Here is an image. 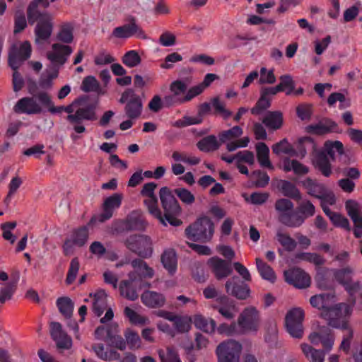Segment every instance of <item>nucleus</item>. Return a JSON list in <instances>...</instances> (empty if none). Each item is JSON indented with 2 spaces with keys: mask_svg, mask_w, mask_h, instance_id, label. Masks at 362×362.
Masks as SVG:
<instances>
[{
  "mask_svg": "<svg viewBox=\"0 0 362 362\" xmlns=\"http://www.w3.org/2000/svg\"><path fill=\"white\" fill-rule=\"evenodd\" d=\"M159 197L163 211V214L160 211L162 221H159L160 223L163 226H167V223L173 226H180L182 221L177 217L180 215L182 209L170 189L167 187H161Z\"/></svg>",
  "mask_w": 362,
  "mask_h": 362,
  "instance_id": "obj_1",
  "label": "nucleus"
},
{
  "mask_svg": "<svg viewBox=\"0 0 362 362\" xmlns=\"http://www.w3.org/2000/svg\"><path fill=\"white\" fill-rule=\"evenodd\" d=\"M192 81V77H186L171 82L169 86L170 94L164 97V105L166 107H171L189 102L195 98L193 87L187 90Z\"/></svg>",
  "mask_w": 362,
  "mask_h": 362,
  "instance_id": "obj_2",
  "label": "nucleus"
},
{
  "mask_svg": "<svg viewBox=\"0 0 362 362\" xmlns=\"http://www.w3.org/2000/svg\"><path fill=\"white\" fill-rule=\"evenodd\" d=\"M352 312L350 305L346 303L331 304L327 309L320 313V316L324 318L329 326L337 329H348L347 317Z\"/></svg>",
  "mask_w": 362,
  "mask_h": 362,
  "instance_id": "obj_3",
  "label": "nucleus"
},
{
  "mask_svg": "<svg viewBox=\"0 0 362 362\" xmlns=\"http://www.w3.org/2000/svg\"><path fill=\"white\" fill-rule=\"evenodd\" d=\"M214 223L208 217L197 219L185 229L187 238L193 241H209L214 234Z\"/></svg>",
  "mask_w": 362,
  "mask_h": 362,
  "instance_id": "obj_4",
  "label": "nucleus"
},
{
  "mask_svg": "<svg viewBox=\"0 0 362 362\" xmlns=\"http://www.w3.org/2000/svg\"><path fill=\"white\" fill-rule=\"evenodd\" d=\"M124 245L128 250L142 258H148L153 254V241L146 235H131L124 240Z\"/></svg>",
  "mask_w": 362,
  "mask_h": 362,
  "instance_id": "obj_5",
  "label": "nucleus"
},
{
  "mask_svg": "<svg viewBox=\"0 0 362 362\" xmlns=\"http://www.w3.org/2000/svg\"><path fill=\"white\" fill-rule=\"evenodd\" d=\"M243 346L235 339H226L219 343L216 349L217 362H238L241 356Z\"/></svg>",
  "mask_w": 362,
  "mask_h": 362,
  "instance_id": "obj_6",
  "label": "nucleus"
},
{
  "mask_svg": "<svg viewBox=\"0 0 362 362\" xmlns=\"http://www.w3.org/2000/svg\"><path fill=\"white\" fill-rule=\"evenodd\" d=\"M275 209L278 213L279 220L284 225L290 228H298L301 226L302 219L293 212L294 205L287 199H279L275 203Z\"/></svg>",
  "mask_w": 362,
  "mask_h": 362,
  "instance_id": "obj_7",
  "label": "nucleus"
},
{
  "mask_svg": "<svg viewBox=\"0 0 362 362\" xmlns=\"http://www.w3.org/2000/svg\"><path fill=\"white\" fill-rule=\"evenodd\" d=\"M42 94H48L47 92H39L33 96L23 97L18 100L13 107V111L18 114L39 115L43 112L44 109L47 110V106L41 100Z\"/></svg>",
  "mask_w": 362,
  "mask_h": 362,
  "instance_id": "obj_8",
  "label": "nucleus"
},
{
  "mask_svg": "<svg viewBox=\"0 0 362 362\" xmlns=\"http://www.w3.org/2000/svg\"><path fill=\"white\" fill-rule=\"evenodd\" d=\"M119 101L122 104H125L124 112L129 119H136L141 115L142 100L133 89L128 88L124 91Z\"/></svg>",
  "mask_w": 362,
  "mask_h": 362,
  "instance_id": "obj_9",
  "label": "nucleus"
},
{
  "mask_svg": "<svg viewBox=\"0 0 362 362\" xmlns=\"http://www.w3.org/2000/svg\"><path fill=\"white\" fill-rule=\"evenodd\" d=\"M304 318L305 313L301 308H293L287 312L285 316V326L286 331L292 337L296 339L303 337Z\"/></svg>",
  "mask_w": 362,
  "mask_h": 362,
  "instance_id": "obj_10",
  "label": "nucleus"
},
{
  "mask_svg": "<svg viewBox=\"0 0 362 362\" xmlns=\"http://www.w3.org/2000/svg\"><path fill=\"white\" fill-rule=\"evenodd\" d=\"M95 106L88 105L78 106L76 112L73 115H68L66 119L73 125L74 131L77 133H83L86 128L81 124L83 120L94 121L97 119Z\"/></svg>",
  "mask_w": 362,
  "mask_h": 362,
  "instance_id": "obj_11",
  "label": "nucleus"
},
{
  "mask_svg": "<svg viewBox=\"0 0 362 362\" xmlns=\"http://www.w3.org/2000/svg\"><path fill=\"white\" fill-rule=\"evenodd\" d=\"M31 54V45L29 42L15 43L11 45L8 54V63L13 70L18 69Z\"/></svg>",
  "mask_w": 362,
  "mask_h": 362,
  "instance_id": "obj_12",
  "label": "nucleus"
},
{
  "mask_svg": "<svg viewBox=\"0 0 362 362\" xmlns=\"http://www.w3.org/2000/svg\"><path fill=\"white\" fill-rule=\"evenodd\" d=\"M238 324L245 332H255L259 325V313L254 306H248L240 314Z\"/></svg>",
  "mask_w": 362,
  "mask_h": 362,
  "instance_id": "obj_13",
  "label": "nucleus"
},
{
  "mask_svg": "<svg viewBox=\"0 0 362 362\" xmlns=\"http://www.w3.org/2000/svg\"><path fill=\"white\" fill-rule=\"evenodd\" d=\"M89 297L93 298V311L98 316H100L105 310V314L103 317L100 319L101 323H105L110 321L113 317L114 313L112 310L107 308V294L103 290H99L95 293H90Z\"/></svg>",
  "mask_w": 362,
  "mask_h": 362,
  "instance_id": "obj_14",
  "label": "nucleus"
},
{
  "mask_svg": "<svg viewBox=\"0 0 362 362\" xmlns=\"http://www.w3.org/2000/svg\"><path fill=\"white\" fill-rule=\"evenodd\" d=\"M53 18L48 13H39L36 18L37 23L35 28L36 42L45 41L49 38L53 30Z\"/></svg>",
  "mask_w": 362,
  "mask_h": 362,
  "instance_id": "obj_15",
  "label": "nucleus"
},
{
  "mask_svg": "<svg viewBox=\"0 0 362 362\" xmlns=\"http://www.w3.org/2000/svg\"><path fill=\"white\" fill-rule=\"evenodd\" d=\"M134 35L142 39L146 38L145 33L137 25L134 18H132L128 23L115 28L112 33V37L117 39H127Z\"/></svg>",
  "mask_w": 362,
  "mask_h": 362,
  "instance_id": "obj_16",
  "label": "nucleus"
},
{
  "mask_svg": "<svg viewBox=\"0 0 362 362\" xmlns=\"http://www.w3.org/2000/svg\"><path fill=\"white\" fill-rule=\"evenodd\" d=\"M308 339L315 345L321 342L325 352L331 351L334 344V336L332 330L325 326L321 327L317 331L310 333Z\"/></svg>",
  "mask_w": 362,
  "mask_h": 362,
  "instance_id": "obj_17",
  "label": "nucleus"
},
{
  "mask_svg": "<svg viewBox=\"0 0 362 362\" xmlns=\"http://www.w3.org/2000/svg\"><path fill=\"white\" fill-rule=\"evenodd\" d=\"M226 291L228 294L239 300H245L250 297V289L249 286L240 282L237 276H234L226 281L225 284Z\"/></svg>",
  "mask_w": 362,
  "mask_h": 362,
  "instance_id": "obj_18",
  "label": "nucleus"
},
{
  "mask_svg": "<svg viewBox=\"0 0 362 362\" xmlns=\"http://www.w3.org/2000/svg\"><path fill=\"white\" fill-rule=\"evenodd\" d=\"M139 281L136 274L129 272L128 279L123 280L119 284V289L121 296L129 300H136L139 297V288L137 286Z\"/></svg>",
  "mask_w": 362,
  "mask_h": 362,
  "instance_id": "obj_19",
  "label": "nucleus"
},
{
  "mask_svg": "<svg viewBox=\"0 0 362 362\" xmlns=\"http://www.w3.org/2000/svg\"><path fill=\"white\" fill-rule=\"evenodd\" d=\"M285 280L298 288H305L310 285V277L303 270L293 268L284 272Z\"/></svg>",
  "mask_w": 362,
  "mask_h": 362,
  "instance_id": "obj_20",
  "label": "nucleus"
},
{
  "mask_svg": "<svg viewBox=\"0 0 362 362\" xmlns=\"http://www.w3.org/2000/svg\"><path fill=\"white\" fill-rule=\"evenodd\" d=\"M72 53V49L69 45L54 43L52 49L47 53V59L55 65H63Z\"/></svg>",
  "mask_w": 362,
  "mask_h": 362,
  "instance_id": "obj_21",
  "label": "nucleus"
},
{
  "mask_svg": "<svg viewBox=\"0 0 362 362\" xmlns=\"http://www.w3.org/2000/svg\"><path fill=\"white\" fill-rule=\"evenodd\" d=\"M50 334L59 349H69L72 346V340L63 330L59 322H52L50 324Z\"/></svg>",
  "mask_w": 362,
  "mask_h": 362,
  "instance_id": "obj_22",
  "label": "nucleus"
},
{
  "mask_svg": "<svg viewBox=\"0 0 362 362\" xmlns=\"http://www.w3.org/2000/svg\"><path fill=\"white\" fill-rule=\"evenodd\" d=\"M208 265L218 280L228 277L233 271L229 262L218 257L210 258L208 260Z\"/></svg>",
  "mask_w": 362,
  "mask_h": 362,
  "instance_id": "obj_23",
  "label": "nucleus"
},
{
  "mask_svg": "<svg viewBox=\"0 0 362 362\" xmlns=\"http://www.w3.org/2000/svg\"><path fill=\"white\" fill-rule=\"evenodd\" d=\"M41 100L47 106V110L52 115L61 114L66 112L68 115H73L78 108V103L74 102L67 106H55L49 94H42Z\"/></svg>",
  "mask_w": 362,
  "mask_h": 362,
  "instance_id": "obj_24",
  "label": "nucleus"
},
{
  "mask_svg": "<svg viewBox=\"0 0 362 362\" xmlns=\"http://www.w3.org/2000/svg\"><path fill=\"white\" fill-rule=\"evenodd\" d=\"M141 300L144 305L151 308H161L165 305V296L153 291H146L141 296Z\"/></svg>",
  "mask_w": 362,
  "mask_h": 362,
  "instance_id": "obj_25",
  "label": "nucleus"
},
{
  "mask_svg": "<svg viewBox=\"0 0 362 362\" xmlns=\"http://www.w3.org/2000/svg\"><path fill=\"white\" fill-rule=\"evenodd\" d=\"M337 124L329 119L325 118L315 124L306 127V132L317 135H323L334 131Z\"/></svg>",
  "mask_w": 362,
  "mask_h": 362,
  "instance_id": "obj_26",
  "label": "nucleus"
},
{
  "mask_svg": "<svg viewBox=\"0 0 362 362\" xmlns=\"http://www.w3.org/2000/svg\"><path fill=\"white\" fill-rule=\"evenodd\" d=\"M125 221L129 231L144 230L148 225L141 213L138 211H132L126 217Z\"/></svg>",
  "mask_w": 362,
  "mask_h": 362,
  "instance_id": "obj_27",
  "label": "nucleus"
},
{
  "mask_svg": "<svg viewBox=\"0 0 362 362\" xmlns=\"http://www.w3.org/2000/svg\"><path fill=\"white\" fill-rule=\"evenodd\" d=\"M141 196L144 198V204L147 209L149 214H151L153 217L158 219V221H162L160 216V209L158 207V198L155 194V192L145 194Z\"/></svg>",
  "mask_w": 362,
  "mask_h": 362,
  "instance_id": "obj_28",
  "label": "nucleus"
},
{
  "mask_svg": "<svg viewBox=\"0 0 362 362\" xmlns=\"http://www.w3.org/2000/svg\"><path fill=\"white\" fill-rule=\"evenodd\" d=\"M302 353L309 362H324L325 352L322 349H316L306 343L300 345Z\"/></svg>",
  "mask_w": 362,
  "mask_h": 362,
  "instance_id": "obj_29",
  "label": "nucleus"
},
{
  "mask_svg": "<svg viewBox=\"0 0 362 362\" xmlns=\"http://www.w3.org/2000/svg\"><path fill=\"white\" fill-rule=\"evenodd\" d=\"M313 163L325 177H329L332 174L331 165L325 152H316L313 159Z\"/></svg>",
  "mask_w": 362,
  "mask_h": 362,
  "instance_id": "obj_30",
  "label": "nucleus"
},
{
  "mask_svg": "<svg viewBox=\"0 0 362 362\" xmlns=\"http://www.w3.org/2000/svg\"><path fill=\"white\" fill-rule=\"evenodd\" d=\"M192 322L197 329L206 333L213 334L215 332L216 323L211 318H206L201 314H196L193 316Z\"/></svg>",
  "mask_w": 362,
  "mask_h": 362,
  "instance_id": "obj_31",
  "label": "nucleus"
},
{
  "mask_svg": "<svg viewBox=\"0 0 362 362\" xmlns=\"http://www.w3.org/2000/svg\"><path fill=\"white\" fill-rule=\"evenodd\" d=\"M131 265L134 269V273L144 279H151L154 276V270L141 259L136 258L131 262Z\"/></svg>",
  "mask_w": 362,
  "mask_h": 362,
  "instance_id": "obj_32",
  "label": "nucleus"
},
{
  "mask_svg": "<svg viewBox=\"0 0 362 362\" xmlns=\"http://www.w3.org/2000/svg\"><path fill=\"white\" fill-rule=\"evenodd\" d=\"M334 296L329 294H319L310 298V305L320 310L324 311L334 302Z\"/></svg>",
  "mask_w": 362,
  "mask_h": 362,
  "instance_id": "obj_33",
  "label": "nucleus"
},
{
  "mask_svg": "<svg viewBox=\"0 0 362 362\" xmlns=\"http://www.w3.org/2000/svg\"><path fill=\"white\" fill-rule=\"evenodd\" d=\"M257 158L262 167L273 170L274 167L269 160V149L263 142L256 144Z\"/></svg>",
  "mask_w": 362,
  "mask_h": 362,
  "instance_id": "obj_34",
  "label": "nucleus"
},
{
  "mask_svg": "<svg viewBox=\"0 0 362 362\" xmlns=\"http://www.w3.org/2000/svg\"><path fill=\"white\" fill-rule=\"evenodd\" d=\"M93 349L97 356L103 361H112L120 359V354L117 351L113 349L105 350L104 346L101 344L93 346Z\"/></svg>",
  "mask_w": 362,
  "mask_h": 362,
  "instance_id": "obj_35",
  "label": "nucleus"
},
{
  "mask_svg": "<svg viewBox=\"0 0 362 362\" xmlns=\"http://www.w3.org/2000/svg\"><path fill=\"white\" fill-rule=\"evenodd\" d=\"M117 326L116 325L111 327V329L107 331V336L105 341L110 345L115 346L120 350H124L126 348V343L123 338L117 334Z\"/></svg>",
  "mask_w": 362,
  "mask_h": 362,
  "instance_id": "obj_36",
  "label": "nucleus"
},
{
  "mask_svg": "<svg viewBox=\"0 0 362 362\" xmlns=\"http://www.w3.org/2000/svg\"><path fill=\"white\" fill-rule=\"evenodd\" d=\"M262 122L269 129H278L282 126V114L279 111L269 112L262 119Z\"/></svg>",
  "mask_w": 362,
  "mask_h": 362,
  "instance_id": "obj_37",
  "label": "nucleus"
},
{
  "mask_svg": "<svg viewBox=\"0 0 362 362\" xmlns=\"http://www.w3.org/2000/svg\"><path fill=\"white\" fill-rule=\"evenodd\" d=\"M161 262L165 269L170 274H173L177 269V257L174 250L165 251L161 256Z\"/></svg>",
  "mask_w": 362,
  "mask_h": 362,
  "instance_id": "obj_38",
  "label": "nucleus"
},
{
  "mask_svg": "<svg viewBox=\"0 0 362 362\" xmlns=\"http://www.w3.org/2000/svg\"><path fill=\"white\" fill-rule=\"evenodd\" d=\"M294 263H298L300 261H305L315 264L316 266H321L325 263V259L322 257L317 253L311 252H299L295 255L293 259Z\"/></svg>",
  "mask_w": 362,
  "mask_h": 362,
  "instance_id": "obj_39",
  "label": "nucleus"
},
{
  "mask_svg": "<svg viewBox=\"0 0 362 362\" xmlns=\"http://www.w3.org/2000/svg\"><path fill=\"white\" fill-rule=\"evenodd\" d=\"M283 170L285 172L293 171L296 175H305L309 171L307 166L296 160H291L289 158H286L284 160Z\"/></svg>",
  "mask_w": 362,
  "mask_h": 362,
  "instance_id": "obj_40",
  "label": "nucleus"
},
{
  "mask_svg": "<svg viewBox=\"0 0 362 362\" xmlns=\"http://www.w3.org/2000/svg\"><path fill=\"white\" fill-rule=\"evenodd\" d=\"M297 216L302 219L301 226L307 218L312 217L315 214V207L310 200L304 199L298 206Z\"/></svg>",
  "mask_w": 362,
  "mask_h": 362,
  "instance_id": "obj_41",
  "label": "nucleus"
},
{
  "mask_svg": "<svg viewBox=\"0 0 362 362\" xmlns=\"http://www.w3.org/2000/svg\"><path fill=\"white\" fill-rule=\"evenodd\" d=\"M255 262L257 270L262 279L274 282L276 274L273 269L259 257L256 258Z\"/></svg>",
  "mask_w": 362,
  "mask_h": 362,
  "instance_id": "obj_42",
  "label": "nucleus"
},
{
  "mask_svg": "<svg viewBox=\"0 0 362 362\" xmlns=\"http://www.w3.org/2000/svg\"><path fill=\"white\" fill-rule=\"evenodd\" d=\"M276 239L287 251H293L297 246L296 240L288 233L283 231L281 229H279L276 231Z\"/></svg>",
  "mask_w": 362,
  "mask_h": 362,
  "instance_id": "obj_43",
  "label": "nucleus"
},
{
  "mask_svg": "<svg viewBox=\"0 0 362 362\" xmlns=\"http://www.w3.org/2000/svg\"><path fill=\"white\" fill-rule=\"evenodd\" d=\"M279 189L283 194L286 197H291L293 199L300 200L302 198L301 194L298 189L291 182L281 180L279 182Z\"/></svg>",
  "mask_w": 362,
  "mask_h": 362,
  "instance_id": "obj_44",
  "label": "nucleus"
},
{
  "mask_svg": "<svg viewBox=\"0 0 362 362\" xmlns=\"http://www.w3.org/2000/svg\"><path fill=\"white\" fill-rule=\"evenodd\" d=\"M302 186L306 189L307 193L313 197H317L325 186L310 177H306L301 182Z\"/></svg>",
  "mask_w": 362,
  "mask_h": 362,
  "instance_id": "obj_45",
  "label": "nucleus"
},
{
  "mask_svg": "<svg viewBox=\"0 0 362 362\" xmlns=\"http://www.w3.org/2000/svg\"><path fill=\"white\" fill-rule=\"evenodd\" d=\"M57 305L59 312L67 319L73 315L74 305L69 297H61L57 300Z\"/></svg>",
  "mask_w": 362,
  "mask_h": 362,
  "instance_id": "obj_46",
  "label": "nucleus"
},
{
  "mask_svg": "<svg viewBox=\"0 0 362 362\" xmlns=\"http://www.w3.org/2000/svg\"><path fill=\"white\" fill-rule=\"evenodd\" d=\"M74 25L68 23L62 25L59 30L57 35V38L59 41L64 43L69 44L74 40Z\"/></svg>",
  "mask_w": 362,
  "mask_h": 362,
  "instance_id": "obj_47",
  "label": "nucleus"
},
{
  "mask_svg": "<svg viewBox=\"0 0 362 362\" xmlns=\"http://www.w3.org/2000/svg\"><path fill=\"white\" fill-rule=\"evenodd\" d=\"M42 4L44 8H47L49 3L47 0H33L28 5L27 8V16L30 23H34L39 13H41L38 9V5Z\"/></svg>",
  "mask_w": 362,
  "mask_h": 362,
  "instance_id": "obj_48",
  "label": "nucleus"
},
{
  "mask_svg": "<svg viewBox=\"0 0 362 362\" xmlns=\"http://www.w3.org/2000/svg\"><path fill=\"white\" fill-rule=\"evenodd\" d=\"M220 144L214 135L207 136L197 143L198 148L202 151L209 152L217 150Z\"/></svg>",
  "mask_w": 362,
  "mask_h": 362,
  "instance_id": "obj_49",
  "label": "nucleus"
},
{
  "mask_svg": "<svg viewBox=\"0 0 362 362\" xmlns=\"http://www.w3.org/2000/svg\"><path fill=\"white\" fill-rule=\"evenodd\" d=\"M354 270L350 267H346L341 269H336L334 272L335 279L340 284L349 286L351 283Z\"/></svg>",
  "mask_w": 362,
  "mask_h": 362,
  "instance_id": "obj_50",
  "label": "nucleus"
},
{
  "mask_svg": "<svg viewBox=\"0 0 362 362\" xmlns=\"http://www.w3.org/2000/svg\"><path fill=\"white\" fill-rule=\"evenodd\" d=\"M192 319L189 316L175 315L173 320V325L176 331L179 333L188 332L191 329Z\"/></svg>",
  "mask_w": 362,
  "mask_h": 362,
  "instance_id": "obj_51",
  "label": "nucleus"
},
{
  "mask_svg": "<svg viewBox=\"0 0 362 362\" xmlns=\"http://www.w3.org/2000/svg\"><path fill=\"white\" fill-rule=\"evenodd\" d=\"M58 76L57 70H46L42 74L39 80V86L42 89L50 90L53 86V81Z\"/></svg>",
  "mask_w": 362,
  "mask_h": 362,
  "instance_id": "obj_52",
  "label": "nucleus"
},
{
  "mask_svg": "<svg viewBox=\"0 0 362 362\" xmlns=\"http://www.w3.org/2000/svg\"><path fill=\"white\" fill-rule=\"evenodd\" d=\"M173 159L176 162H184L190 165H195L200 163V158L194 156L189 155L185 152L173 151L172 154Z\"/></svg>",
  "mask_w": 362,
  "mask_h": 362,
  "instance_id": "obj_53",
  "label": "nucleus"
},
{
  "mask_svg": "<svg viewBox=\"0 0 362 362\" xmlns=\"http://www.w3.org/2000/svg\"><path fill=\"white\" fill-rule=\"evenodd\" d=\"M273 153L279 155L281 153L288 154L291 156L296 155V151L288 141L284 139L281 141L272 146Z\"/></svg>",
  "mask_w": 362,
  "mask_h": 362,
  "instance_id": "obj_54",
  "label": "nucleus"
},
{
  "mask_svg": "<svg viewBox=\"0 0 362 362\" xmlns=\"http://www.w3.org/2000/svg\"><path fill=\"white\" fill-rule=\"evenodd\" d=\"M243 133V131L241 127L235 126L228 130L221 132L219 134V139L221 143H226L240 137Z\"/></svg>",
  "mask_w": 362,
  "mask_h": 362,
  "instance_id": "obj_55",
  "label": "nucleus"
},
{
  "mask_svg": "<svg viewBox=\"0 0 362 362\" xmlns=\"http://www.w3.org/2000/svg\"><path fill=\"white\" fill-rule=\"evenodd\" d=\"M88 238V230L86 227L80 228L74 231L71 239L75 243L76 246H83Z\"/></svg>",
  "mask_w": 362,
  "mask_h": 362,
  "instance_id": "obj_56",
  "label": "nucleus"
},
{
  "mask_svg": "<svg viewBox=\"0 0 362 362\" xmlns=\"http://www.w3.org/2000/svg\"><path fill=\"white\" fill-rule=\"evenodd\" d=\"M214 308L227 320L233 319L238 312L237 308L233 302L220 306H216Z\"/></svg>",
  "mask_w": 362,
  "mask_h": 362,
  "instance_id": "obj_57",
  "label": "nucleus"
},
{
  "mask_svg": "<svg viewBox=\"0 0 362 362\" xmlns=\"http://www.w3.org/2000/svg\"><path fill=\"white\" fill-rule=\"evenodd\" d=\"M280 83L277 85L281 91H286V95H290L295 88V82L289 74L282 75L279 78Z\"/></svg>",
  "mask_w": 362,
  "mask_h": 362,
  "instance_id": "obj_58",
  "label": "nucleus"
},
{
  "mask_svg": "<svg viewBox=\"0 0 362 362\" xmlns=\"http://www.w3.org/2000/svg\"><path fill=\"white\" fill-rule=\"evenodd\" d=\"M122 195L121 194H114L107 197L103 204V210H107L113 214V211L119 208L122 204Z\"/></svg>",
  "mask_w": 362,
  "mask_h": 362,
  "instance_id": "obj_59",
  "label": "nucleus"
},
{
  "mask_svg": "<svg viewBox=\"0 0 362 362\" xmlns=\"http://www.w3.org/2000/svg\"><path fill=\"white\" fill-rule=\"evenodd\" d=\"M325 150L327 154L334 159L336 152L340 155L344 153V146L339 141H327L325 144Z\"/></svg>",
  "mask_w": 362,
  "mask_h": 362,
  "instance_id": "obj_60",
  "label": "nucleus"
},
{
  "mask_svg": "<svg viewBox=\"0 0 362 362\" xmlns=\"http://www.w3.org/2000/svg\"><path fill=\"white\" fill-rule=\"evenodd\" d=\"M27 27V20L23 11H16L14 15L13 33H21Z\"/></svg>",
  "mask_w": 362,
  "mask_h": 362,
  "instance_id": "obj_61",
  "label": "nucleus"
},
{
  "mask_svg": "<svg viewBox=\"0 0 362 362\" xmlns=\"http://www.w3.org/2000/svg\"><path fill=\"white\" fill-rule=\"evenodd\" d=\"M211 104L216 113L219 114L224 119L232 115V112L226 108V105L218 97L211 99Z\"/></svg>",
  "mask_w": 362,
  "mask_h": 362,
  "instance_id": "obj_62",
  "label": "nucleus"
},
{
  "mask_svg": "<svg viewBox=\"0 0 362 362\" xmlns=\"http://www.w3.org/2000/svg\"><path fill=\"white\" fill-rule=\"evenodd\" d=\"M158 355L162 362H181L177 352L170 347L159 350Z\"/></svg>",
  "mask_w": 362,
  "mask_h": 362,
  "instance_id": "obj_63",
  "label": "nucleus"
},
{
  "mask_svg": "<svg viewBox=\"0 0 362 362\" xmlns=\"http://www.w3.org/2000/svg\"><path fill=\"white\" fill-rule=\"evenodd\" d=\"M122 62L128 67H135L141 63V57L136 51L131 50L124 55Z\"/></svg>",
  "mask_w": 362,
  "mask_h": 362,
  "instance_id": "obj_64",
  "label": "nucleus"
}]
</instances>
